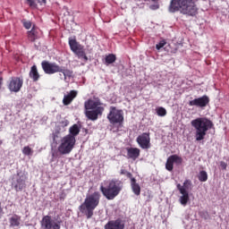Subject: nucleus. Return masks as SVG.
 <instances>
[{
	"instance_id": "nucleus-30",
	"label": "nucleus",
	"mask_w": 229,
	"mask_h": 229,
	"mask_svg": "<svg viewBox=\"0 0 229 229\" xmlns=\"http://www.w3.org/2000/svg\"><path fill=\"white\" fill-rule=\"evenodd\" d=\"M21 22H22V25L25 28V30H30L31 25H32L30 21L22 20Z\"/></svg>"
},
{
	"instance_id": "nucleus-27",
	"label": "nucleus",
	"mask_w": 229,
	"mask_h": 229,
	"mask_svg": "<svg viewBox=\"0 0 229 229\" xmlns=\"http://www.w3.org/2000/svg\"><path fill=\"white\" fill-rule=\"evenodd\" d=\"M198 178L200 182H207L208 180V174H207V171L202 170L199 172Z\"/></svg>"
},
{
	"instance_id": "nucleus-11",
	"label": "nucleus",
	"mask_w": 229,
	"mask_h": 229,
	"mask_svg": "<svg viewBox=\"0 0 229 229\" xmlns=\"http://www.w3.org/2000/svg\"><path fill=\"white\" fill-rule=\"evenodd\" d=\"M174 164H176V165H182V164H183V158L176 154L168 157L165 163L166 171L172 173L173 169H174Z\"/></svg>"
},
{
	"instance_id": "nucleus-39",
	"label": "nucleus",
	"mask_w": 229,
	"mask_h": 229,
	"mask_svg": "<svg viewBox=\"0 0 229 229\" xmlns=\"http://www.w3.org/2000/svg\"><path fill=\"white\" fill-rule=\"evenodd\" d=\"M53 140H56V136L55 134H53Z\"/></svg>"
},
{
	"instance_id": "nucleus-29",
	"label": "nucleus",
	"mask_w": 229,
	"mask_h": 229,
	"mask_svg": "<svg viewBox=\"0 0 229 229\" xmlns=\"http://www.w3.org/2000/svg\"><path fill=\"white\" fill-rule=\"evenodd\" d=\"M22 153H23V155H26L27 157H31V155H33V149H31V148H30V146H26L23 148Z\"/></svg>"
},
{
	"instance_id": "nucleus-20",
	"label": "nucleus",
	"mask_w": 229,
	"mask_h": 229,
	"mask_svg": "<svg viewBox=\"0 0 229 229\" xmlns=\"http://www.w3.org/2000/svg\"><path fill=\"white\" fill-rule=\"evenodd\" d=\"M131 189L135 196H140V185L137 182V179L131 178Z\"/></svg>"
},
{
	"instance_id": "nucleus-16",
	"label": "nucleus",
	"mask_w": 229,
	"mask_h": 229,
	"mask_svg": "<svg viewBox=\"0 0 229 229\" xmlns=\"http://www.w3.org/2000/svg\"><path fill=\"white\" fill-rule=\"evenodd\" d=\"M104 229H124V223L120 218L111 220L105 225Z\"/></svg>"
},
{
	"instance_id": "nucleus-15",
	"label": "nucleus",
	"mask_w": 229,
	"mask_h": 229,
	"mask_svg": "<svg viewBox=\"0 0 229 229\" xmlns=\"http://www.w3.org/2000/svg\"><path fill=\"white\" fill-rule=\"evenodd\" d=\"M210 103L208 96L204 95L200 98H194L189 102V106H199V108H205Z\"/></svg>"
},
{
	"instance_id": "nucleus-38",
	"label": "nucleus",
	"mask_w": 229,
	"mask_h": 229,
	"mask_svg": "<svg viewBox=\"0 0 229 229\" xmlns=\"http://www.w3.org/2000/svg\"><path fill=\"white\" fill-rule=\"evenodd\" d=\"M2 85H3V79H0V89Z\"/></svg>"
},
{
	"instance_id": "nucleus-12",
	"label": "nucleus",
	"mask_w": 229,
	"mask_h": 229,
	"mask_svg": "<svg viewBox=\"0 0 229 229\" xmlns=\"http://www.w3.org/2000/svg\"><path fill=\"white\" fill-rule=\"evenodd\" d=\"M136 142L139 144L141 149H149L151 148V138L149 132H143L136 139Z\"/></svg>"
},
{
	"instance_id": "nucleus-2",
	"label": "nucleus",
	"mask_w": 229,
	"mask_h": 229,
	"mask_svg": "<svg viewBox=\"0 0 229 229\" xmlns=\"http://www.w3.org/2000/svg\"><path fill=\"white\" fill-rule=\"evenodd\" d=\"M123 188V183L121 180L112 179L101 182L99 190L105 198H106L108 200H112L115 199V198L121 194Z\"/></svg>"
},
{
	"instance_id": "nucleus-21",
	"label": "nucleus",
	"mask_w": 229,
	"mask_h": 229,
	"mask_svg": "<svg viewBox=\"0 0 229 229\" xmlns=\"http://www.w3.org/2000/svg\"><path fill=\"white\" fill-rule=\"evenodd\" d=\"M180 194H182V196L179 198V201L182 207H186L190 199L189 191H185V190L181 189Z\"/></svg>"
},
{
	"instance_id": "nucleus-36",
	"label": "nucleus",
	"mask_w": 229,
	"mask_h": 229,
	"mask_svg": "<svg viewBox=\"0 0 229 229\" xmlns=\"http://www.w3.org/2000/svg\"><path fill=\"white\" fill-rule=\"evenodd\" d=\"M159 5L158 4H152L150 5V10H158Z\"/></svg>"
},
{
	"instance_id": "nucleus-13",
	"label": "nucleus",
	"mask_w": 229,
	"mask_h": 229,
	"mask_svg": "<svg viewBox=\"0 0 229 229\" xmlns=\"http://www.w3.org/2000/svg\"><path fill=\"white\" fill-rule=\"evenodd\" d=\"M42 229H60L58 223L55 222L51 216H45L40 221Z\"/></svg>"
},
{
	"instance_id": "nucleus-18",
	"label": "nucleus",
	"mask_w": 229,
	"mask_h": 229,
	"mask_svg": "<svg viewBox=\"0 0 229 229\" xmlns=\"http://www.w3.org/2000/svg\"><path fill=\"white\" fill-rule=\"evenodd\" d=\"M27 35L30 42H35V40L40 38V30L33 26L32 29L27 32Z\"/></svg>"
},
{
	"instance_id": "nucleus-14",
	"label": "nucleus",
	"mask_w": 229,
	"mask_h": 229,
	"mask_svg": "<svg viewBox=\"0 0 229 229\" xmlns=\"http://www.w3.org/2000/svg\"><path fill=\"white\" fill-rule=\"evenodd\" d=\"M26 180H28V177L26 175L24 174L20 175L18 174L16 180L13 181L12 183L16 192H21V191H22L23 189H26Z\"/></svg>"
},
{
	"instance_id": "nucleus-1",
	"label": "nucleus",
	"mask_w": 229,
	"mask_h": 229,
	"mask_svg": "<svg viewBox=\"0 0 229 229\" xmlns=\"http://www.w3.org/2000/svg\"><path fill=\"white\" fill-rule=\"evenodd\" d=\"M170 13L180 12L182 15L196 17L198 15V5L194 0H171L168 6Z\"/></svg>"
},
{
	"instance_id": "nucleus-9",
	"label": "nucleus",
	"mask_w": 229,
	"mask_h": 229,
	"mask_svg": "<svg viewBox=\"0 0 229 229\" xmlns=\"http://www.w3.org/2000/svg\"><path fill=\"white\" fill-rule=\"evenodd\" d=\"M107 119L111 124H123L124 122L123 110H118L115 106H111Z\"/></svg>"
},
{
	"instance_id": "nucleus-3",
	"label": "nucleus",
	"mask_w": 229,
	"mask_h": 229,
	"mask_svg": "<svg viewBox=\"0 0 229 229\" xmlns=\"http://www.w3.org/2000/svg\"><path fill=\"white\" fill-rule=\"evenodd\" d=\"M99 201H101V193L99 191L87 195L84 203L79 207L81 214L86 216L87 219H91L94 216V210L99 207Z\"/></svg>"
},
{
	"instance_id": "nucleus-22",
	"label": "nucleus",
	"mask_w": 229,
	"mask_h": 229,
	"mask_svg": "<svg viewBox=\"0 0 229 229\" xmlns=\"http://www.w3.org/2000/svg\"><path fill=\"white\" fill-rule=\"evenodd\" d=\"M30 78L33 80V81H38L40 79V74L38 73V70L37 69V65H33L30 68V72L29 73Z\"/></svg>"
},
{
	"instance_id": "nucleus-5",
	"label": "nucleus",
	"mask_w": 229,
	"mask_h": 229,
	"mask_svg": "<svg viewBox=\"0 0 229 229\" xmlns=\"http://www.w3.org/2000/svg\"><path fill=\"white\" fill-rule=\"evenodd\" d=\"M84 108L86 110L85 115L89 121H98L105 112V107L101 106V100L99 99H88L84 103Z\"/></svg>"
},
{
	"instance_id": "nucleus-40",
	"label": "nucleus",
	"mask_w": 229,
	"mask_h": 229,
	"mask_svg": "<svg viewBox=\"0 0 229 229\" xmlns=\"http://www.w3.org/2000/svg\"><path fill=\"white\" fill-rule=\"evenodd\" d=\"M3 145V140H0V147Z\"/></svg>"
},
{
	"instance_id": "nucleus-17",
	"label": "nucleus",
	"mask_w": 229,
	"mask_h": 229,
	"mask_svg": "<svg viewBox=\"0 0 229 229\" xmlns=\"http://www.w3.org/2000/svg\"><path fill=\"white\" fill-rule=\"evenodd\" d=\"M77 97L78 91L74 89L71 90L67 95L64 96L63 105H64V106H69V105H71V103H72Z\"/></svg>"
},
{
	"instance_id": "nucleus-23",
	"label": "nucleus",
	"mask_w": 229,
	"mask_h": 229,
	"mask_svg": "<svg viewBox=\"0 0 229 229\" xmlns=\"http://www.w3.org/2000/svg\"><path fill=\"white\" fill-rule=\"evenodd\" d=\"M179 192H181V189H182L185 192H189V189H191V187H192V182L189 179H186L183 182V185L182 186V184L178 183L176 185Z\"/></svg>"
},
{
	"instance_id": "nucleus-8",
	"label": "nucleus",
	"mask_w": 229,
	"mask_h": 229,
	"mask_svg": "<svg viewBox=\"0 0 229 229\" xmlns=\"http://www.w3.org/2000/svg\"><path fill=\"white\" fill-rule=\"evenodd\" d=\"M68 44L70 46L71 51L78 56V58H83L84 62H89V57L85 54V47L83 45L77 42L76 38H69Z\"/></svg>"
},
{
	"instance_id": "nucleus-7",
	"label": "nucleus",
	"mask_w": 229,
	"mask_h": 229,
	"mask_svg": "<svg viewBox=\"0 0 229 229\" xmlns=\"http://www.w3.org/2000/svg\"><path fill=\"white\" fill-rule=\"evenodd\" d=\"M76 146V138L71 135H66L61 140V144L58 147V151L61 155H69Z\"/></svg>"
},
{
	"instance_id": "nucleus-10",
	"label": "nucleus",
	"mask_w": 229,
	"mask_h": 229,
	"mask_svg": "<svg viewBox=\"0 0 229 229\" xmlns=\"http://www.w3.org/2000/svg\"><path fill=\"white\" fill-rule=\"evenodd\" d=\"M22 85H24L22 77H11L7 82V89L10 92H21Z\"/></svg>"
},
{
	"instance_id": "nucleus-24",
	"label": "nucleus",
	"mask_w": 229,
	"mask_h": 229,
	"mask_svg": "<svg viewBox=\"0 0 229 229\" xmlns=\"http://www.w3.org/2000/svg\"><path fill=\"white\" fill-rule=\"evenodd\" d=\"M67 135H71L72 137H75L80 135V127L78 126V124H73L72 127H70L69 129V134Z\"/></svg>"
},
{
	"instance_id": "nucleus-4",
	"label": "nucleus",
	"mask_w": 229,
	"mask_h": 229,
	"mask_svg": "<svg viewBox=\"0 0 229 229\" xmlns=\"http://www.w3.org/2000/svg\"><path fill=\"white\" fill-rule=\"evenodd\" d=\"M191 124L195 128L196 140H203L208 130H212L214 123L207 117H199L191 122Z\"/></svg>"
},
{
	"instance_id": "nucleus-28",
	"label": "nucleus",
	"mask_w": 229,
	"mask_h": 229,
	"mask_svg": "<svg viewBox=\"0 0 229 229\" xmlns=\"http://www.w3.org/2000/svg\"><path fill=\"white\" fill-rule=\"evenodd\" d=\"M157 114L159 115V117H165V115H167V110H165L164 107H158L157 109Z\"/></svg>"
},
{
	"instance_id": "nucleus-31",
	"label": "nucleus",
	"mask_w": 229,
	"mask_h": 229,
	"mask_svg": "<svg viewBox=\"0 0 229 229\" xmlns=\"http://www.w3.org/2000/svg\"><path fill=\"white\" fill-rule=\"evenodd\" d=\"M167 42H165V40L163 39L158 44L156 45V49H157V51H160V49H162V47H164V46H165Z\"/></svg>"
},
{
	"instance_id": "nucleus-33",
	"label": "nucleus",
	"mask_w": 229,
	"mask_h": 229,
	"mask_svg": "<svg viewBox=\"0 0 229 229\" xmlns=\"http://www.w3.org/2000/svg\"><path fill=\"white\" fill-rule=\"evenodd\" d=\"M29 6H30V8H36L37 7V4L35 3V0H26Z\"/></svg>"
},
{
	"instance_id": "nucleus-35",
	"label": "nucleus",
	"mask_w": 229,
	"mask_h": 229,
	"mask_svg": "<svg viewBox=\"0 0 229 229\" xmlns=\"http://www.w3.org/2000/svg\"><path fill=\"white\" fill-rule=\"evenodd\" d=\"M61 126H63V128H65L66 126H69V120H64L61 122Z\"/></svg>"
},
{
	"instance_id": "nucleus-37",
	"label": "nucleus",
	"mask_w": 229,
	"mask_h": 229,
	"mask_svg": "<svg viewBox=\"0 0 229 229\" xmlns=\"http://www.w3.org/2000/svg\"><path fill=\"white\" fill-rule=\"evenodd\" d=\"M39 4H46V0H38Z\"/></svg>"
},
{
	"instance_id": "nucleus-25",
	"label": "nucleus",
	"mask_w": 229,
	"mask_h": 229,
	"mask_svg": "<svg viewBox=\"0 0 229 229\" xmlns=\"http://www.w3.org/2000/svg\"><path fill=\"white\" fill-rule=\"evenodd\" d=\"M9 223H10L11 226H20V225H21V216H19L18 215H13L10 218Z\"/></svg>"
},
{
	"instance_id": "nucleus-26",
	"label": "nucleus",
	"mask_w": 229,
	"mask_h": 229,
	"mask_svg": "<svg viewBox=\"0 0 229 229\" xmlns=\"http://www.w3.org/2000/svg\"><path fill=\"white\" fill-rule=\"evenodd\" d=\"M117 60V57L114 54H109L106 55L105 64L106 65H110V64H114Z\"/></svg>"
},
{
	"instance_id": "nucleus-32",
	"label": "nucleus",
	"mask_w": 229,
	"mask_h": 229,
	"mask_svg": "<svg viewBox=\"0 0 229 229\" xmlns=\"http://www.w3.org/2000/svg\"><path fill=\"white\" fill-rule=\"evenodd\" d=\"M120 174H125V176H127L128 178H130V180H131V178H134L133 177V174H131V173H130V172H128V171H126V170H124V169H122L121 171H120Z\"/></svg>"
},
{
	"instance_id": "nucleus-19",
	"label": "nucleus",
	"mask_w": 229,
	"mask_h": 229,
	"mask_svg": "<svg viewBox=\"0 0 229 229\" xmlns=\"http://www.w3.org/2000/svg\"><path fill=\"white\" fill-rule=\"evenodd\" d=\"M127 158L131 160H136L140 157V149L138 148H126Z\"/></svg>"
},
{
	"instance_id": "nucleus-6",
	"label": "nucleus",
	"mask_w": 229,
	"mask_h": 229,
	"mask_svg": "<svg viewBox=\"0 0 229 229\" xmlns=\"http://www.w3.org/2000/svg\"><path fill=\"white\" fill-rule=\"evenodd\" d=\"M41 67L45 74H56V72H62L64 76V80L72 76V71L65 69V67L58 65L56 63H51L49 61H42Z\"/></svg>"
},
{
	"instance_id": "nucleus-34",
	"label": "nucleus",
	"mask_w": 229,
	"mask_h": 229,
	"mask_svg": "<svg viewBox=\"0 0 229 229\" xmlns=\"http://www.w3.org/2000/svg\"><path fill=\"white\" fill-rule=\"evenodd\" d=\"M220 167L221 169H223V171H226V167H228V165L225 161H221Z\"/></svg>"
}]
</instances>
